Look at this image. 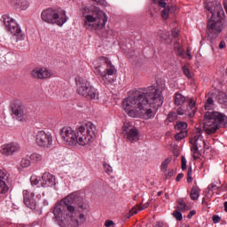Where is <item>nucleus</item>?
<instances>
[{
	"instance_id": "603ef678",
	"label": "nucleus",
	"mask_w": 227,
	"mask_h": 227,
	"mask_svg": "<svg viewBox=\"0 0 227 227\" xmlns=\"http://www.w3.org/2000/svg\"><path fill=\"white\" fill-rule=\"evenodd\" d=\"M181 178H184V174L179 173L177 176L176 177V182H180Z\"/></svg>"
},
{
	"instance_id": "052dcab7",
	"label": "nucleus",
	"mask_w": 227,
	"mask_h": 227,
	"mask_svg": "<svg viewBox=\"0 0 227 227\" xmlns=\"http://www.w3.org/2000/svg\"><path fill=\"white\" fill-rule=\"evenodd\" d=\"M216 189H217V191H221V187H217Z\"/></svg>"
},
{
	"instance_id": "9b49d317",
	"label": "nucleus",
	"mask_w": 227,
	"mask_h": 227,
	"mask_svg": "<svg viewBox=\"0 0 227 227\" xmlns=\"http://www.w3.org/2000/svg\"><path fill=\"white\" fill-rule=\"evenodd\" d=\"M35 143L37 146H39L40 148H44L45 150L52 148V134L45 132L44 130L37 131L35 135Z\"/></svg>"
},
{
	"instance_id": "20e7f679",
	"label": "nucleus",
	"mask_w": 227,
	"mask_h": 227,
	"mask_svg": "<svg viewBox=\"0 0 227 227\" xmlns=\"http://www.w3.org/2000/svg\"><path fill=\"white\" fill-rule=\"evenodd\" d=\"M89 14L85 16L84 27L89 31H95L98 36H106L104 29L107 23V16L95 5L88 8Z\"/></svg>"
},
{
	"instance_id": "b1692460",
	"label": "nucleus",
	"mask_w": 227,
	"mask_h": 227,
	"mask_svg": "<svg viewBox=\"0 0 227 227\" xmlns=\"http://www.w3.org/2000/svg\"><path fill=\"white\" fill-rule=\"evenodd\" d=\"M12 3L15 8L19 10H27L29 8V3L27 0H13Z\"/></svg>"
},
{
	"instance_id": "a19ab883",
	"label": "nucleus",
	"mask_w": 227,
	"mask_h": 227,
	"mask_svg": "<svg viewBox=\"0 0 227 227\" xmlns=\"http://www.w3.org/2000/svg\"><path fill=\"white\" fill-rule=\"evenodd\" d=\"M137 211L138 210L136 207H133L131 210H129L128 219H130L132 215H136V214H137Z\"/></svg>"
},
{
	"instance_id": "13d9d810",
	"label": "nucleus",
	"mask_w": 227,
	"mask_h": 227,
	"mask_svg": "<svg viewBox=\"0 0 227 227\" xmlns=\"http://www.w3.org/2000/svg\"><path fill=\"white\" fill-rule=\"evenodd\" d=\"M163 223L161 222H158L155 225V227H162Z\"/></svg>"
},
{
	"instance_id": "1a4fd4ad",
	"label": "nucleus",
	"mask_w": 227,
	"mask_h": 227,
	"mask_svg": "<svg viewBox=\"0 0 227 227\" xmlns=\"http://www.w3.org/2000/svg\"><path fill=\"white\" fill-rule=\"evenodd\" d=\"M223 19L224 16H211L207 23L206 33L210 40H215L223 31Z\"/></svg>"
},
{
	"instance_id": "5701e85b",
	"label": "nucleus",
	"mask_w": 227,
	"mask_h": 227,
	"mask_svg": "<svg viewBox=\"0 0 227 227\" xmlns=\"http://www.w3.org/2000/svg\"><path fill=\"white\" fill-rule=\"evenodd\" d=\"M164 10L161 11V18L164 20H168L169 19V13H174V12L176 10V7L173 5H168L167 7H163Z\"/></svg>"
},
{
	"instance_id": "412c9836",
	"label": "nucleus",
	"mask_w": 227,
	"mask_h": 227,
	"mask_svg": "<svg viewBox=\"0 0 227 227\" xmlns=\"http://www.w3.org/2000/svg\"><path fill=\"white\" fill-rule=\"evenodd\" d=\"M31 75L34 79H49L51 73L47 69L35 68L31 72Z\"/></svg>"
},
{
	"instance_id": "a18cd8bd",
	"label": "nucleus",
	"mask_w": 227,
	"mask_h": 227,
	"mask_svg": "<svg viewBox=\"0 0 227 227\" xmlns=\"http://www.w3.org/2000/svg\"><path fill=\"white\" fill-rule=\"evenodd\" d=\"M105 226L106 227L114 226V222L113 220H106L105 222Z\"/></svg>"
},
{
	"instance_id": "7c9ffc66",
	"label": "nucleus",
	"mask_w": 227,
	"mask_h": 227,
	"mask_svg": "<svg viewBox=\"0 0 227 227\" xmlns=\"http://www.w3.org/2000/svg\"><path fill=\"white\" fill-rule=\"evenodd\" d=\"M175 129L176 130H185V129H187V122L184 121H179L176 122V124L175 125Z\"/></svg>"
},
{
	"instance_id": "09e8293b",
	"label": "nucleus",
	"mask_w": 227,
	"mask_h": 227,
	"mask_svg": "<svg viewBox=\"0 0 227 227\" xmlns=\"http://www.w3.org/2000/svg\"><path fill=\"white\" fill-rule=\"evenodd\" d=\"M192 215H196V210H192L187 215V219H192Z\"/></svg>"
},
{
	"instance_id": "de8ad7c7",
	"label": "nucleus",
	"mask_w": 227,
	"mask_h": 227,
	"mask_svg": "<svg viewBox=\"0 0 227 227\" xmlns=\"http://www.w3.org/2000/svg\"><path fill=\"white\" fill-rule=\"evenodd\" d=\"M184 49H182L181 47L177 48V54L178 56H181V58H184Z\"/></svg>"
},
{
	"instance_id": "ea45409f",
	"label": "nucleus",
	"mask_w": 227,
	"mask_h": 227,
	"mask_svg": "<svg viewBox=\"0 0 227 227\" xmlns=\"http://www.w3.org/2000/svg\"><path fill=\"white\" fill-rule=\"evenodd\" d=\"M181 168L183 171H185L187 169V160H185L184 156L181 157Z\"/></svg>"
},
{
	"instance_id": "79ce46f5",
	"label": "nucleus",
	"mask_w": 227,
	"mask_h": 227,
	"mask_svg": "<svg viewBox=\"0 0 227 227\" xmlns=\"http://www.w3.org/2000/svg\"><path fill=\"white\" fill-rule=\"evenodd\" d=\"M30 182L32 185H38L40 181H38V178H36V176H31Z\"/></svg>"
},
{
	"instance_id": "e433bc0d",
	"label": "nucleus",
	"mask_w": 227,
	"mask_h": 227,
	"mask_svg": "<svg viewBox=\"0 0 227 227\" xmlns=\"http://www.w3.org/2000/svg\"><path fill=\"white\" fill-rule=\"evenodd\" d=\"M153 3H154V4L160 5V8H166L168 4L164 0H153Z\"/></svg>"
},
{
	"instance_id": "9d476101",
	"label": "nucleus",
	"mask_w": 227,
	"mask_h": 227,
	"mask_svg": "<svg viewBox=\"0 0 227 227\" xmlns=\"http://www.w3.org/2000/svg\"><path fill=\"white\" fill-rule=\"evenodd\" d=\"M2 19L4 20L5 29L10 31L12 36H16V42H22V40L26 38V35L22 33V29L19 27V24H17L10 15L4 14Z\"/></svg>"
},
{
	"instance_id": "6e6552de",
	"label": "nucleus",
	"mask_w": 227,
	"mask_h": 227,
	"mask_svg": "<svg viewBox=\"0 0 227 227\" xmlns=\"http://www.w3.org/2000/svg\"><path fill=\"white\" fill-rule=\"evenodd\" d=\"M76 85L78 94L87 98V100H96V98H98L97 89L88 80L81 78L76 81Z\"/></svg>"
},
{
	"instance_id": "423d86ee",
	"label": "nucleus",
	"mask_w": 227,
	"mask_h": 227,
	"mask_svg": "<svg viewBox=\"0 0 227 227\" xmlns=\"http://www.w3.org/2000/svg\"><path fill=\"white\" fill-rule=\"evenodd\" d=\"M187 102V97L180 92H176L174 95V104L176 106V112L178 116H189V118H194L196 114V101L194 99H189L187 107L185 108V103Z\"/></svg>"
},
{
	"instance_id": "5fc2aeb1",
	"label": "nucleus",
	"mask_w": 227,
	"mask_h": 227,
	"mask_svg": "<svg viewBox=\"0 0 227 227\" xmlns=\"http://www.w3.org/2000/svg\"><path fill=\"white\" fill-rule=\"evenodd\" d=\"M188 59H192V55H191V51L187 50Z\"/></svg>"
},
{
	"instance_id": "0eeeda50",
	"label": "nucleus",
	"mask_w": 227,
	"mask_h": 227,
	"mask_svg": "<svg viewBox=\"0 0 227 227\" xmlns=\"http://www.w3.org/2000/svg\"><path fill=\"white\" fill-rule=\"evenodd\" d=\"M41 19L46 24H56L60 27L68 20L66 11L53 8L43 10L41 13Z\"/></svg>"
},
{
	"instance_id": "bf43d9fd",
	"label": "nucleus",
	"mask_w": 227,
	"mask_h": 227,
	"mask_svg": "<svg viewBox=\"0 0 227 227\" xmlns=\"http://www.w3.org/2000/svg\"><path fill=\"white\" fill-rule=\"evenodd\" d=\"M162 195V192H157V196H161Z\"/></svg>"
},
{
	"instance_id": "c85d7f7f",
	"label": "nucleus",
	"mask_w": 227,
	"mask_h": 227,
	"mask_svg": "<svg viewBox=\"0 0 227 227\" xmlns=\"http://www.w3.org/2000/svg\"><path fill=\"white\" fill-rule=\"evenodd\" d=\"M219 104H227V96L224 92H220L217 96Z\"/></svg>"
},
{
	"instance_id": "3c124183",
	"label": "nucleus",
	"mask_w": 227,
	"mask_h": 227,
	"mask_svg": "<svg viewBox=\"0 0 227 227\" xmlns=\"http://www.w3.org/2000/svg\"><path fill=\"white\" fill-rule=\"evenodd\" d=\"M172 35H173L174 38H178L179 35H178V31L176 30V28L172 29Z\"/></svg>"
},
{
	"instance_id": "39448f33",
	"label": "nucleus",
	"mask_w": 227,
	"mask_h": 227,
	"mask_svg": "<svg viewBox=\"0 0 227 227\" xmlns=\"http://www.w3.org/2000/svg\"><path fill=\"white\" fill-rule=\"evenodd\" d=\"M203 129L208 136L215 134L221 125H226V115L219 112H206L203 120Z\"/></svg>"
},
{
	"instance_id": "dca6fc26",
	"label": "nucleus",
	"mask_w": 227,
	"mask_h": 227,
	"mask_svg": "<svg viewBox=\"0 0 227 227\" xmlns=\"http://www.w3.org/2000/svg\"><path fill=\"white\" fill-rule=\"evenodd\" d=\"M124 132V137L127 141H130V143H136V141H139V130L137 128H131L129 125H124L122 127Z\"/></svg>"
},
{
	"instance_id": "f704fd0d",
	"label": "nucleus",
	"mask_w": 227,
	"mask_h": 227,
	"mask_svg": "<svg viewBox=\"0 0 227 227\" xmlns=\"http://www.w3.org/2000/svg\"><path fill=\"white\" fill-rule=\"evenodd\" d=\"M187 183H192V167H189L187 171Z\"/></svg>"
},
{
	"instance_id": "4d7b16f0",
	"label": "nucleus",
	"mask_w": 227,
	"mask_h": 227,
	"mask_svg": "<svg viewBox=\"0 0 227 227\" xmlns=\"http://www.w3.org/2000/svg\"><path fill=\"white\" fill-rule=\"evenodd\" d=\"M202 205H206L207 207H208V202H206L205 198L202 199Z\"/></svg>"
},
{
	"instance_id": "ddd939ff",
	"label": "nucleus",
	"mask_w": 227,
	"mask_h": 227,
	"mask_svg": "<svg viewBox=\"0 0 227 227\" xmlns=\"http://www.w3.org/2000/svg\"><path fill=\"white\" fill-rule=\"evenodd\" d=\"M109 67H113L111 60L109 59L102 58L100 65L95 67L94 72L101 81H107L106 74H107V68Z\"/></svg>"
},
{
	"instance_id": "2f4dec72",
	"label": "nucleus",
	"mask_w": 227,
	"mask_h": 227,
	"mask_svg": "<svg viewBox=\"0 0 227 227\" xmlns=\"http://www.w3.org/2000/svg\"><path fill=\"white\" fill-rule=\"evenodd\" d=\"M42 155L36 153H34L30 155V160H33V162H40L42 161Z\"/></svg>"
},
{
	"instance_id": "4468645a",
	"label": "nucleus",
	"mask_w": 227,
	"mask_h": 227,
	"mask_svg": "<svg viewBox=\"0 0 227 227\" xmlns=\"http://www.w3.org/2000/svg\"><path fill=\"white\" fill-rule=\"evenodd\" d=\"M196 130L197 133L194 137L190 139V143L191 145H192V147L191 149L192 153H196L200 150V146H201V144L203 145V146H205V140L203 139V135H201L202 130L200 128V125L196 126Z\"/></svg>"
},
{
	"instance_id": "4c0bfd02",
	"label": "nucleus",
	"mask_w": 227,
	"mask_h": 227,
	"mask_svg": "<svg viewBox=\"0 0 227 227\" xmlns=\"http://www.w3.org/2000/svg\"><path fill=\"white\" fill-rule=\"evenodd\" d=\"M183 72H184L185 77H187V79H191V77H192L191 75V71L189 70V67H187V66L183 67Z\"/></svg>"
},
{
	"instance_id": "f8f14e48",
	"label": "nucleus",
	"mask_w": 227,
	"mask_h": 227,
	"mask_svg": "<svg viewBox=\"0 0 227 227\" xmlns=\"http://www.w3.org/2000/svg\"><path fill=\"white\" fill-rule=\"evenodd\" d=\"M10 107L13 118H16V120L19 121H26L27 119V112L26 111V107H24V106L17 102H12Z\"/></svg>"
},
{
	"instance_id": "37998d69",
	"label": "nucleus",
	"mask_w": 227,
	"mask_h": 227,
	"mask_svg": "<svg viewBox=\"0 0 227 227\" xmlns=\"http://www.w3.org/2000/svg\"><path fill=\"white\" fill-rule=\"evenodd\" d=\"M212 219H213V223H215V224H217V223H221V216H219V215H213Z\"/></svg>"
},
{
	"instance_id": "f257e3e1",
	"label": "nucleus",
	"mask_w": 227,
	"mask_h": 227,
	"mask_svg": "<svg viewBox=\"0 0 227 227\" xmlns=\"http://www.w3.org/2000/svg\"><path fill=\"white\" fill-rule=\"evenodd\" d=\"M164 104L162 90L154 87L151 90H144L129 91L127 98L122 101V108L130 118H153V112L150 107H160Z\"/></svg>"
},
{
	"instance_id": "7ed1b4c3",
	"label": "nucleus",
	"mask_w": 227,
	"mask_h": 227,
	"mask_svg": "<svg viewBox=\"0 0 227 227\" xmlns=\"http://www.w3.org/2000/svg\"><path fill=\"white\" fill-rule=\"evenodd\" d=\"M97 127L92 122L79 126L74 130L71 127H64L60 130V137L68 146H86L93 141Z\"/></svg>"
},
{
	"instance_id": "a211bd4d",
	"label": "nucleus",
	"mask_w": 227,
	"mask_h": 227,
	"mask_svg": "<svg viewBox=\"0 0 227 227\" xmlns=\"http://www.w3.org/2000/svg\"><path fill=\"white\" fill-rule=\"evenodd\" d=\"M20 150V146L17 143H9L1 146L0 153L2 155H6L9 157L10 155H13L15 153Z\"/></svg>"
},
{
	"instance_id": "473e14b6",
	"label": "nucleus",
	"mask_w": 227,
	"mask_h": 227,
	"mask_svg": "<svg viewBox=\"0 0 227 227\" xmlns=\"http://www.w3.org/2000/svg\"><path fill=\"white\" fill-rule=\"evenodd\" d=\"M178 119V113L176 112H171L168 116V121L172 122L175 121Z\"/></svg>"
},
{
	"instance_id": "a878e982",
	"label": "nucleus",
	"mask_w": 227,
	"mask_h": 227,
	"mask_svg": "<svg viewBox=\"0 0 227 227\" xmlns=\"http://www.w3.org/2000/svg\"><path fill=\"white\" fill-rule=\"evenodd\" d=\"M204 107H205L206 111H212V109H214V98H208L206 100Z\"/></svg>"
},
{
	"instance_id": "f03ea898",
	"label": "nucleus",
	"mask_w": 227,
	"mask_h": 227,
	"mask_svg": "<svg viewBox=\"0 0 227 227\" xmlns=\"http://www.w3.org/2000/svg\"><path fill=\"white\" fill-rule=\"evenodd\" d=\"M75 205H77L80 212L84 210L82 198L76 197L75 194H70L54 205L52 214L57 221H60V226L79 227L84 223L86 221L84 214L77 213Z\"/></svg>"
},
{
	"instance_id": "58836bf2",
	"label": "nucleus",
	"mask_w": 227,
	"mask_h": 227,
	"mask_svg": "<svg viewBox=\"0 0 227 227\" xmlns=\"http://www.w3.org/2000/svg\"><path fill=\"white\" fill-rule=\"evenodd\" d=\"M103 167L107 175H111V173H113V167L110 166L109 164L104 163Z\"/></svg>"
},
{
	"instance_id": "72a5a7b5",
	"label": "nucleus",
	"mask_w": 227,
	"mask_h": 227,
	"mask_svg": "<svg viewBox=\"0 0 227 227\" xmlns=\"http://www.w3.org/2000/svg\"><path fill=\"white\" fill-rule=\"evenodd\" d=\"M21 168H29L31 166V160L28 159L23 158L20 161Z\"/></svg>"
},
{
	"instance_id": "49530a36",
	"label": "nucleus",
	"mask_w": 227,
	"mask_h": 227,
	"mask_svg": "<svg viewBox=\"0 0 227 227\" xmlns=\"http://www.w3.org/2000/svg\"><path fill=\"white\" fill-rule=\"evenodd\" d=\"M150 207V203L146 202L143 206H138V210H145V208H148Z\"/></svg>"
},
{
	"instance_id": "c03bdc74",
	"label": "nucleus",
	"mask_w": 227,
	"mask_h": 227,
	"mask_svg": "<svg viewBox=\"0 0 227 227\" xmlns=\"http://www.w3.org/2000/svg\"><path fill=\"white\" fill-rule=\"evenodd\" d=\"M173 175H175V170L174 169H171L170 171H168L166 176H165V178L166 180L171 178V176H173Z\"/></svg>"
},
{
	"instance_id": "c756f323",
	"label": "nucleus",
	"mask_w": 227,
	"mask_h": 227,
	"mask_svg": "<svg viewBox=\"0 0 227 227\" xmlns=\"http://www.w3.org/2000/svg\"><path fill=\"white\" fill-rule=\"evenodd\" d=\"M184 137H187V131L186 130H182L179 133H176L175 135V139L176 141H182Z\"/></svg>"
},
{
	"instance_id": "bb28decb",
	"label": "nucleus",
	"mask_w": 227,
	"mask_h": 227,
	"mask_svg": "<svg viewBox=\"0 0 227 227\" xmlns=\"http://www.w3.org/2000/svg\"><path fill=\"white\" fill-rule=\"evenodd\" d=\"M171 162V158H167L162 163H161V166H160V170L163 172V173H166L168 171V166H169Z\"/></svg>"
},
{
	"instance_id": "393cba45",
	"label": "nucleus",
	"mask_w": 227,
	"mask_h": 227,
	"mask_svg": "<svg viewBox=\"0 0 227 227\" xmlns=\"http://www.w3.org/2000/svg\"><path fill=\"white\" fill-rule=\"evenodd\" d=\"M200 192L201 190L199 187L193 186L190 192V198L192 201H196L200 198Z\"/></svg>"
},
{
	"instance_id": "f3484780",
	"label": "nucleus",
	"mask_w": 227,
	"mask_h": 227,
	"mask_svg": "<svg viewBox=\"0 0 227 227\" xmlns=\"http://www.w3.org/2000/svg\"><path fill=\"white\" fill-rule=\"evenodd\" d=\"M23 201L27 208H30V210H36V200L35 199V193L33 192L24 190Z\"/></svg>"
},
{
	"instance_id": "6ab92c4d",
	"label": "nucleus",
	"mask_w": 227,
	"mask_h": 227,
	"mask_svg": "<svg viewBox=\"0 0 227 227\" xmlns=\"http://www.w3.org/2000/svg\"><path fill=\"white\" fill-rule=\"evenodd\" d=\"M42 187H54L56 185V177L49 173H44L41 181Z\"/></svg>"
},
{
	"instance_id": "2eb2a0df",
	"label": "nucleus",
	"mask_w": 227,
	"mask_h": 227,
	"mask_svg": "<svg viewBox=\"0 0 227 227\" xmlns=\"http://www.w3.org/2000/svg\"><path fill=\"white\" fill-rule=\"evenodd\" d=\"M206 9L212 14L211 17H224L223 6L221 3L217 1L208 2L206 5Z\"/></svg>"
},
{
	"instance_id": "c9c22d12",
	"label": "nucleus",
	"mask_w": 227,
	"mask_h": 227,
	"mask_svg": "<svg viewBox=\"0 0 227 227\" xmlns=\"http://www.w3.org/2000/svg\"><path fill=\"white\" fill-rule=\"evenodd\" d=\"M173 216L175 217V219H176V221H182L184 219L182 213H180V211L178 210L173 212Z\"/></svg>"
},
{
	"instance_id": "6e6d98bb",
	"label": "nucleus",
	"mask_w": 227,
	"mask_h": 227,
	"mask_svg": "<svg viewBox=\"0 0 227 227\" xmlns=\"http://www.w3.org/2000/svg\"><path fill=\"white\" fill-rule=\"evenodd\" d=\"M95 1L98 4H104V0H93Z\"/></svg>"
},
{
	"instance_id": "864d4df0",
	"label": "nucleus",
	"mask_w": 227,
	"mask_h": 227,
	"mask_svg": "<svg viewBox=\"0 0 227 227\" xmlns=\"http://www.w3.org/2000/svg\"><path fill=\"white\" fill-rule=\"evenodd\" d=\"M226 47V43L224 41H222L219 44V49H224Z\"/></svg>"
},
{
	"instance_id": "4be33fe9",
	"label": "nucleus",
	"mask_w": 227,
	"mask_h": 227,
	"mask_svg": "<svg viewBox=\"0 0 227 227\" xmlns=\"http://www.w3.org/2000/svg\"><path fill=\"white\" fill-rule=\"evenodd\" d=\"M107 73H105L106 75V80H101L104 84H113V82H114V79L113 78V75H114V72H116V68L114 67V66H108L107 67Z\"/></svg>"
},
{
	"instance_id": "cd10ccee",
	"label": "nucleus",
	"mask_w": 227,
	"mask_h": 227,
	"mask_svg": "<svg viewBox=\"0 0 227 227\" xmlns=\"http://www.w3.org/2000/svg\"><path fill=\"white\" fill-rule=\"evenodd\" d=\"M177 210H180V212H185V208H187V204L184 201V199L177 200Z\"/></svg>"
},
{
	"instance_id": "aec40b11",
	"label": "nucleus",
	"mask_w": 227,
	"mask_h": 227,
	"mask_svg": "<svg viewBox=\"0 0 227 227\" xmlns=\"http://www.w3.org/2000/svg\"><path fill=\"white\" fill-rule=\"evenodd\" d=\"M10 191L8 187V174L0 169V194H6Z\"/></svg>"
},
{
	"instance_id": "8fccbe9b",
	"label": "nucleus",
	"mask_w": 227,
	"mask_h": 227,
	"mask_svg": "<svg viewBox=\"0 0 227 227\" xmlns=\"http://www.w3.org/2000/svg\"><path fill=\"white\" fill-rule=\"evenodd\" d=\"M215 187H217V184H215V183H212L211 184L208 185L207 189L208 191H214Z\"/></svg>"
}]
</instances>
